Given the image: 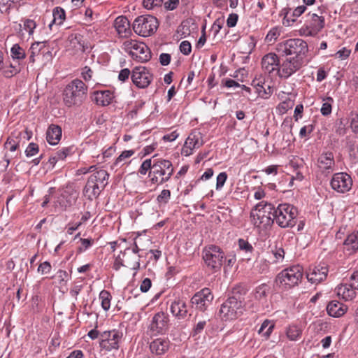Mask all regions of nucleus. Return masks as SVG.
<instances>
[{"label":"nucleus","instance_id":"6","mask_svg":"<svg viewBox=\"0 0 358 358\" xmlns=\"http://www.w3.org/2000/svg\"><path fill=\"white\" fill-rule=\"evenodd\" d=\"M297 209L289 203H281L274 210V221L282 228L293 227L296 224Z\"/></svg>","mask_w":358,"mask_h":358},{"label":"nucleus","instance_id":"32","mask_svg":"<svg viewBox=\"0 0 358 358\" xmlns=\"http://www.w3.org/2000/svg\"><path fill=\"white\" fill-rule=\"evenodd\" d=\"M113 99V95L108 90L98 92L95 96L96 103L103 106L109 105Z\"/></svg>","mask_w":358,"mask_h":358},{"label":"nucleus","instance_id":"58","mask_svg":"<svg viewBox=\"0 0 358 358\" xmlns=\"http://www.w3.org/2000/svg\"><path fill=\"white\" fill-rule=\"evenodd\" d=\"M50 270L51 265L48 262H44L43 263H41L38 268V271L42 274L49 273Z\"/></svg>","mask_w":358,"mask_h":358},{"label":"nucleus","instance_id":"8","mask_svg":"<svg viewBox=\"0 0 358 358\" xmlns=\"http://www.w3.org/2000/svg\"><path fill=\"white\" fill-rule=\"evenodd\" d=\"M122 49L128 52L133 59L141 62H146L151 58V52L148 47L143 42L136 40L128 39L123 42Z\"/></svg>","mask_w":358,"mask_h":358},{"label":"nucleus","instance_id":"12","mask_svg":"<svg viewBox=\"0 0 358 358\" xmlns=\"http://www.w3.org/2000/svg\"><path fill=\"white\" fill-rule=\"evenodd\" d=\"M331 188L338 193H346L352 186V180L350 175L344 172L334 174L330 181Z\"/></svg>","mask_w":358,"mask_h":358},{"label":"nucleus","instance_id":"26","mask_svg":"<svg viewBox=\"0 0 358 358\" xmlns=\"http://www.w3.org/2000/svg\"><path fill=\"white\" fill-rule=\"evenodd\" d=\"M348 307L346 305L337 301L329 302L327 306L328 314L334 317L343 316L346 313Z\"/></svg>","mask_w":358,"mask_h":358},{"label":"nucleus","instance_id":"55","mask_svg":"<svg viewBox=\"0 0 358 358\" xmlns=\"http://www.w3.org/2000/svg\"><path fill=\"white\" fill-rule=\"evenodd\" d=\"M36 24L32 20H26L24 22V29L27 30L29 35L32 34L34 29L36 28Z\"/></svg>","mask_w":358,"mask_h":358},{"label":"nucleus","instance_id":"5","mask_svg":"<svg viewBox=\"0 0 358 358\" xmlns=\"http://www.w3.org/2000/svg\"><path fill=\"white\" fill-rule=\"evenodd\" d=\"M278 52L294 59L303 60L308 50V44L301 38H291L278 45Z\"/></svg>","mask_w":358,"mask_h":358},{"label":"nucleus","instance_id":"38","mask_svg":"<svg viewBox=\"0 0 358 358\" xmlns=\"http://www.w3.org/2000/svg\"><path fill=\"white\" fill-rule=\"evenodd\" d=\"M111 295L109 292L102 290L99 294V299L101 301V306L104 310H108L110 307Z\"/></svg>","mask_w":358,"mask_h":358},{"label":"nucleus","instance_id":"45","mask_svg":"<svg viewBox=\"0 0 358 358\" xmlns=\"http://www.w3.org/2000/svg\"><path fill=\"white\" fill-rule=\"evenodd\" d=\"M280 36V31L277 27L271 29L266 36V41L267 42L275 41Z\"/></svg>","mask_w":358,"mask_h":358},{"label":"nucleus","instance_id":"4","mask_svg":"<svg viewBox=\"0 0 358 358\" xmlns=\"http://www.w3.org/2000/svg\"><path fill=\"white\" fill-rule=\"evenodd\" d=\"M109 174L106 170L100 169L92 173L88 178L83 192L88 199L96 198L108 184Z\"/></svg>","mask_w":358,"mask_h":358},{"label":"nucleus","instance_id":"54","mask_svg":"<svg viewBox=\"0 0 358 358\" xmlns=\"http://www.w3.org/2000/svg\"><path fill=\"white\" fill-rule=\"evenodd\" d=\"M351 53V50L346 48H343L341 50L337 51L334 56L336 57V58H339L341 59H347L350 55Z\"/></svg>","mask_w":358,"mask_h":358},{"label":"nucleus","instance_id":"7","mask_svg":"<svg viewBox=\"0 0 358 358\" xmlns=\"http://www.w3.org/2000/svg\"><path fill=\"white\" fill-rule=\"evenodd\" d=\"M173 173V167L169 160L153 159V169L150 171L151 181L154 184H163L167 182Z\"/></svg>","mask_w":358,"mask_h":358},{"label":"nucleus","instance_id":"20","mask_svg":"<svg viewBox=\"0 0 358 358\" xmlns=\"http://www.w3.org/2000/svg\"><path fill=\"white\" fill-rule=\"evenodd\" d=\"M308 20H307L308 24L306 29L310 36H315L324 27V17L318 15L316 13L308 14Z\"/></svg>","mask_w":358,"mask_h":358},{"label":"nucleus","instance_id":"3","mask_svg":"<svg viewBox=\"0 0 358 358\" xmlns=\"http://www.w3.org/2000/svg\"><path fill=\"white\" fill-rule=\"evenodd\" d=\"M274 210L273 204L261 201L251 210L252 223L259 228H266L274 222Z\"/></svg>","mask_w":358,"mask_h":358},{"label":"nucleus","instance_id":"36","mask_svg":"<svg viewBox=\"0 0 358 358\" xmlns=\"http://www.w3.org/2000/svg\"><path fill=\"white\" fill-rule=\"evenodd\" d=\"M46 41L43 42H35L34 43L29 49L30 56L29 62L34 63L35 62V57L38 55L42 48L45 46Z\"/></svg>","mask_w":358,"mask_h":358},{"label":"nucleus","instance_id":"27","mask_svg":"<svg viewBox=\"0 0 358 358\" xmlns=\"http://www.w3.org/2000/svg\"><path fill=\"white\" fill-rule=\"evenodd\" d=\"M251 85L255 89L256 93L259 96L266 99L272 93V90L269 85H266L262 78L254 79Z\"/></svg>","mask_w":358,"mask_h":358},{"label":"nucleus","instance_id":"2","mask_svg":"<svg viewBox=\"0 0 358 358\" xmlns=\"http://www.w3.org/2000/svg\"><path fill=\"white\" fill-rule=\"evenodd\" d=\"M233 295L221 306L220 313L225 320H233L240 316L245 306V297L246 291L241 287L234 288Z\"/></svg>","mask_w":358,"mask_h":358},{"label":"nucleus","instance_id":"48","mask_svg":"<svg viewBox=\"0 0 358 358\" xmlns=\"http://www.w3.org/2000/svg\"><path fill=\"white\" fill-rule=\"evenodd\" d=\"M38 152V146L34 143H31L27 146L25 153L27 157H32L37 154Z\"/></svg>","mask_w":358,"mask_h":358},{"label":"nucleus","instance_id":"53","mask_svg":"<svg viewBox=\"0 0 358 358\" xmlns=\"http://www.w3.org/2000/svg\"><path fill=\"white\" fill-rule=\"evenodd\" d=\"M180 50L185 55H188L192 51V46L189 41H184L180 45Z\"/></svg>","mask_w":358,"mask_h":358},{"label":"nucleus","instance_id":"28","mask_svg":"<svg viewBox=\"0 0 358 358\" xmlns=\"http://www.w3.org/2000/svg\"><path fill=\"white\" fill-rule=\"evenodd\" d=\"M62 128L56 124H50L46 131V140L50 145H57L62 137Z\"/></svg>","mask_w":358,"mask_h":358},{"label":"nucleus","instance_id":"30","mask_svg":"<svg viewBox=\"0 0 358 358\" xmlns=\"http://www.w3.org/2000/svg\"><path fill=\"white\" fill-rule=\"evenodd\" d=\"M68 47L76 50V52L85 51L83 36L80 34H72L69 35L68 37Z\"/></svg>","mask_w":358,"mask_h":358},{"label":"nucleus","instance_id":"35","mask_svg":"<svg viewBox=\"0 0 358 358\" xmlns=\"http://www.w3.org/2000/svg\"><path fill=\"white\" fill-rule=\"evenodd\" d=\"M270 291V287L266 284H262L256 287L254 296L255 298L261 301L264 300Z\"/></svg>","mask_w":358,"mask_h":358},{"label":"nucleus","instance_id":"23","mask_svg":"<svg viewBox=\"0 0 358 358\" xmlns=\"http://www.w3.org/2000/svg\"><path fill=\"white\" fill-rule=\"evenodd\" d=\"M114 27L121 37H128L131 34L129 21L124 16L117 17L114 22Z\"/></svg>","mask_w":358,"mask_h":358},{"label":"nucleus","instance_id":"39","mask_svg":"<svg viewBox=\"0 0 358 358\" xmlns=\"http://www.w3.org/2000/svg\"><path fill=\"white\" fill-rule=\"evenodd\" d=\"M10 52L13 59H22L26 57L24 50L18 44H14L11 48Z\"/></svg>","mask_w":358,"mask_h":358},{"label":"nucleus","instance_id":"29","mask_svg":"<svg viewBox=\"0 0 358 358\" xmlns=\"http://www.w3.org/2000/svg\"><path fill=\"white\" fill-rule=\"evenodd\" d=\"M344 249L349 255L358 250V231H354L346 237L343 243Z\"/></svg>","mask_w":358,"mask_h":358},{"label":"nucleus","instance_id":"64","mask_svg":"<svg viewBox=\"0 0 358 358\" xmlns=\"http://www.w3.org/2000/svg\"><path fill=\"white\" fill-rule=\"evenodd\" d=\"M350 127L353 132L358 134V115H355L352 117Z\"/></svg>","mask_w":358,"mask_h":358},{"label":"nucleus","instance_id":"24","mask_svg":"<svg viewBox=\"0 0 358 358\" xmlns=\"http://www.w3.org/2000/svg\"><path fill=\"white\" fill-rule=\"evenodd\" d=\"M262 68L268 71V73H271L275 69H279V59L277 55L275 53H269L266 55L262 60Z\"/></svg>","mask_w":358,"mask_h":358},{"label":"nucleus","instance_id":"11","mask_svg":"<svg viewBox=\"0 0 358 358\" xmlns=\"http://www.w3.org/2000/svg\"><path fill=\"white\" fill-rule=\"evenodd\" d=\"M203 258L208 268L217 271L223 264L224 255L219 247L212 245L205 248Z\"/></svg>","mask_w":358,"mask_h":358},{"label":"nucleus","instance_id":"43","mask_svg":"<svg viewBox=\"0 0 358 358\" xmlns=\"http://www.w3.org/2000/svg\"><path fill=\"white\" fill-rule=\"evenodd\" d=\"M134 154V151L133 150H124L123 151L119 157L115 159L114 162L115 166H119L121 163L126 159L129 158Z\"/></svg>","mask_w":358,"mask_h":358},{"label":"nucleus","instance_id":"15","mask_svg":"<svg viewBox=\"0 0 358 358\" xmlns=\"http://www.w3.org/2000/svg\"><path fill=\"white\" fill-rule=\"evenodd\" d=\"M213 299V295L210 289L206 287L193 296L192 303L195 306L196 309L201 311H205L210 305Z\"/></svg>","mask_w":358,"mask_h":358},{"label":"nucleus","instance_id":"52","mask_svg":"<svg viewBox=\"0 0 358 358\" xmlns=\"http://www.w3.org/2000/svg\"><path fill=\"white\" fill-rule=\"evenodd\" d=\"M238 246L241 250H245L246 252H252L253 250L252 245L244 239H239Z\"/></svg>","mask_w":358,"mask_h":358},{"label":"nucleus","instance_id":"37","mask_svg":"<svg viewBox=\"0 0 358 358\" xmlns=\"http://www.w3.org/2000/svg\"><path fill=\"white\" fill-rule=\"evenodd\" d=\"M274 328V324L268 320H266L261 325L258 332L268 339Z\"/></svg>","mask_w":358,"mask_h":358},{"label":"nucleus","instance_id":"17","mask_svg":"<svg viewBox=\"0 0 358 358\" xmlns=\"http://www.w3.org/2000/svg\"><path fill=\"white\" fill-rule=\"evenodd\" d=\"M302 64L303 61L301 60L293 57L287 58L279 68V75L281 78H287L298 71L302 66Z\"/></svg>","mask_w":358,"mask_h":358},{"label":"nucleus","instance_id":"40","mask_svg":"<svg viewBox=\"0 0 358 358\" xmlns=\"http://www.w3.org/2000/svg\"><path fill=\"white\" fill-rule=\"evenodd\" d=\"M155 155L152 158L145 159L141 165L138 172L141 175H145L148 171H152L153 169V160Z\"/></svg>","mask_w":358,"mask_h":358},{"label":"nucleus","instance_id":"1","mask_svg":"<svg viewBox=\"0 0 358 358\" xmlns=\"http://www.w3.org/2000/svg\"><path fill=\"white\" fill-rule=\"evenodd\" d=\"M88 87L78 78L73 79L65 86L62 92L63 102L66 106H80L87 97Z\"/></svg>","mask_w":358,"mask_h":358},{"label":"nucleus","instance_id":"34","mask_svg":"<svg viewBox=\"0 0 358 358\" xmlns=\"http://www.w3.org/2000/svg\"><path fill=\"white\" fill-rule=\"evenodd\" d=\"M53 20L49 24L50 29L53 24L61 25L65 20V11L60 7H57L52 12Z\"/></svg>","mask_w":358,"mask_h":358},{"label":"nucleus","instance_id":"63","mask_svg":"<svg viewBox=\"0 0 358 358\" xmlns=\"http://www.w3.org/2000/svg\"><path fill=\"white\" fill-rule=\"evenodd\" d=\"M159 62L163 66L168 65L171 62V55L167 53H162L159 56Z\"/></svg>","mask_w":358,"mask_h":358},{"label":"nucleus","instance_id":"61","mask_svg":"<svg viewBox=\"0 0 358 358\" xmlns=\"http://www.w3.org/2000/svg\"><path fill=\"white\" fill-rule=\"evenodd\" d=\"M152 282L150 278H145L140 286V289L143 292H146L149 290V289L151 287Z\"/></svg>","mask_w":358,"mask_h":358},{"label":"nucleus","instance_id":"56","mask_svg":"<svg viewBox=\"0 0 358 358\" xmlns=\"http://www.w3.org/2000/svg\"><path fill=\"white\" fill-rule=\"evenodd\" d=\"M18 72L19 69L17 67L13 66L12 64H10L8 69H4L3 71V75L6 78H11L14 75L17 74Z\"/></svg>","mask_w":358,"mask_h":358},{"label":"nucleus","instance_id":"47","mask_svg":"<svg viewBox=\"0 0 358 358\" xmlns=\"http://www.w3.org/2000/svg\"><path fill=\"white\" fill-rule=\"evenodd\" d=\"M163 0H143V6L147 9H152L156 6H160Z\"/></svg>","mask_w":358,"mask_h":358},{"label":"nucleus","instance_id":"59","mask_svg":"<svg viewBox=\"0 0 358 358\" xmlns=\"http://www.w3.org/2000/svg\"><path fill=\"white\" fill-rule=\"evenodd\" d=\"M238 19V15L236 13H231L229 15L227 20V25L228 27H234L236 26Z\"/></svg>","mask_w":358,"mask_h":358},{"label":"nucleus","instance_id":"41","mask_svg":"<svg viewBox=\"0 0 358 358\" xmlns=\"http://www.w3.org/2000/svg\"><path fill=\"white\" fill-rule=\"evenodd\" d=\"M324 102L323 103L322 108L320 109L321 113L327 116L331 114L332 106L331 104L334 102V99L331 97H327L323 100Z\"/></svg>","mask_w":358,"mask_h":358},{"label":"nucleus","instance_id":"51","mask_svg":"<svg viewBox=\"0 0 358 358\" xmlns=\"http://www.w3.org/2000/svg\"><path fill=\"white\" fill-rule=\"evenodd\" d=\"M4 146L6 149L11 152H14L18 147V143L16 142L13 138L9 137L6 141Z\"/></svg>","mask_w":358,"mask_h":358},{"label":"nucleus","instance_id":"44","mask_svg":"<svg viewBox=\"0 0 358 358\" xmlns=\"http://www.w3.org/2000/svg\"><path fill=\"white\" fill-rule=\"evenodd\" d=\"M171 198V192L169 189H163L157 196V200L160 204H166Z\"/></svg>","mask_w":358,"mask_h":358},{"label":"nucleus","instance_id":"42","mask_svg":"<svg viewBox=\"0 0 358 358\" xmlns=\"http://www.w3.org/2000/svg\"><path fill=\"white\" fill-rule=\"evenodd\" d=\"M257 268L260 273L266 272L269 268V264L271 263L269 259H257Z\"/></svg>","mask_w":358,"mask_h":358},{"label":"nucleus","instance_id":"16","mask_svg":"<svg viewBox=\"0 0 358 358\" xmlns=\"http://www.w3.org/2000/svg\"><path fill=\"white\" fill-rule=\"evenodd\" d=\"M152 76L148 70L144 66H137L134 69L131 74L133 83L139 88L148 87Z\"/></svg>","mask_w":358,"mask_h":358},{"label":"nucleus","instance_id":"18","mask_svg":"<svg viewBox=\"0 0 358 358\" xmlns=\"http://www.w3.org/2000/svg\"><path fill=\"white\" fill-rule=\"evenodd\" d=\"M169 323V315L164 312H158L153 316L150 329L156 333H163L168 329Z\"/></svg>","mask_w":358,"mask_h":358},{"label":"nucleus","instance_id":"21","mask_svg":"<svg viewBox=\"0 0 358 358\" xmlns=\"http://www.w3.org/2000/svg\"><path fill=\"white\" fill-rule=\"evenodd\" d=\"M328 271L327 265L324 264H320L309 269V271L307 273V279L311 283H320L326 279Z\"/></svg>","mask_w":358,"mask_h":358},{"label":"nucleus","instance_id":"19","mask_svg":"<svg viewBox=\"0 0 358 358\" xmlns=\"http://www.w3.org/2000/svg\"><path fill=\"white\" fill-rule=\"evenodd\" d=\"M317 166L323 173H332L336 166L334 154L331 152L322 153L317 159Z\"/></svg>","mask_w":358,"mask_h":358},{"label":"nucleus","instance_id":"14","mask_svg":"<svg viewBox=\"0 0 358 358\" xmlns=\"http://www.w3.org/2000/svg\"><path fill=\"white\" fill-rule=\"evenodd\" d=\"M203 144L202 135L200 132L192 131L186 138L181 153L187 157L193 154L194 150L199 149Z\"/></svg>","mask_w":358,"mask_h":358},{"label":"nucleus","instance_id":"22","mask_svg":"<svg viewBox=\"0 0 358 358\" xmlns=\"http://www.w3.org/2000/svg\"><path fill=\"white\" fill-rule=\"evenodd\" d=\"M170 347V341L167 338H158L150 343V349L152 354L162 355L166 353Z\"/></svg>","mask_w":358,"mask_h":358},{"label":"nucleus","instance_id":"46","mask_svg":"<svg viewBox=\"0 0 358 358\" xmlns=\"http://www.w3.org/2000/svg\"><path fill=\"white\" fill-rule=\"evenodd\" d=\"M272 254L275 258L272 263H277L283 259L285 256V251L282 248H275V250H272Z\"/></svg>","mask_w":358,"mask_h":358},{"label":"nucleus","instance_id":"60","mask_svg":"<svg viewBox=\"0 0 358 358\" xmlns=\"http://www.w3.org/2000/svg\"><path fill=\"white\" fill-rule=\"evenodd\" d=\"M71 149L70 148H63L56 152L57 157L59 159V160L64 159L71 152Z\"/></svg>","mask_w":358,"mask_h":358},{"label":"nucleus","instance_id":"50","mask_svg":"<svg viewBox=\"0 0 358 358\" xmlns=\"http://www.w3.org/2000/svg\"><path fill=\"white\" fill-rule=\"evenodd\" d=\"M227 174L225 172H222L217 176V182H216V189H220L224 186V185L227 180Z\"/></svg>","mask_w":358,"mask_h":358},{"label":"nucleus","instance_id":"57","mask_svg":"<svg viewBox=\"0 0 358 358\" xmlns=\"http://www.w3.org/2000/svg\"><path fill=\"white\" fill-rule=\"evenodd\" d=\"M313 124H308L303 127L300 129L299 136L301 138H305L308 136L313 131Z\"/></svg>","mask_w":358,"mask_h":358},{"label":"nucleus","instance_id":"13","mask_svg":"<svg viewBox=\"0 0 358 358\" xmlns=\"http://www.w3.org/2000/svg\"><path fill=\"white\" fill-rule=\"evenodd\" d=\"M122 334L117 330L106 331L100 335V346L107 351L117 350Z\"/></svg>","mask_w":358,"mask_h":358},{"label":"nucleus","instance_id":"31","mask_svg":"<svg viewBox=\"0 0 358 358\" xmlns=\"http://www.w3.org/2000/svg\"><path fill=\"white\" fill-rule=\"evenodd\" d=\"M355 289L356 288L350 286V284L340 285L336 288L337 294L345 301L352 300L355 297L356 292Z\"/></svg>","mask_w":358,"mask_h":358},{"label":"nucleus","instance_id":"9","mask_svg":"<svg viewBox=\"0 0 358 358\" xmlns=\"http://www.w3.org/2000/svg\"><path fill=\"white\" fill-rule=\"evenodd\" d=\"M302 277L303 268L296 265L282 270L278 275L276 281L280 286L287 289L298 285Z\"/></svg>","mask_w":358,"mask_h":358},{"label":"nucleus","instance_id":"62","mask_svg":"<svg viewBox=\"0 0 358 358\" xmlns=\"http://www.w3.org/2000/svg\"><path fill=\"white\" fill-rule=\"evenodd\" d=\"M350 286L358 289V269L350 276Z\"/></svg>","mask_w":358,"mask_h":358},{"label":"nucleus","instance_id":"33","mask_svg":"<svg viewBox=\"0 0 358 358\" xmlns=\"http://www.w3.org/2000/svg\"><path fill=\"white\" fill-rule=\"evenodd\" d=\"M302 334V329L296 325H289L286 329V336L292 341L299 340Z\"/></svg>","mask_w":358,"mask_h":358},{"label":"nucleus","instance_id":"49","mask_svg":"<svg viewBox=\"0 0 358 358\" xmlns=\"http://www.w3.org/2000/svg\"><path fill=\"white\" fill-rule=\"evenodd\" d=\"M81 75L85 82H89L92 78L93 71L90 67L86 66L82 69Z\"/></svg>","mask_w":358,"mask_h":358},{"label":"nucleus","instance_id":"10","mask_svg":"<svg viewBox=\"0 0 358 358\" xmlns=\"http://www.w3.org/2000/svg\"><path fill=\"white\" fill-rule=\"evenodd\" d=\"M157 19L150 15L138 16L133 23V29L139 36L147 37L152 34L158 28Z\"/></svg>","mask_w":358,"mask_h":358},{"label":"nucleus","instance_id":"25","mask_svg":"<svg viewBox=\"0 0 358 358\" xmlns=\"http://www.w3.org/2000/svg\"><path fill=\"white\" fill-rule=\"evenodd\" d=\"M171 312L178 319H183L187 316V305L183 300L175 299L171 304Z\"/></svg>","mask_w":358,"mask_h":358}]
</instances>
